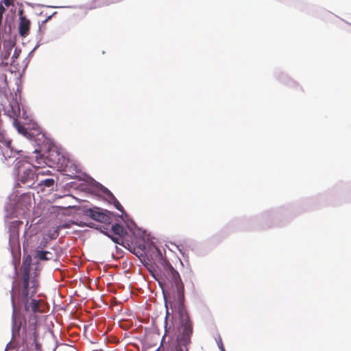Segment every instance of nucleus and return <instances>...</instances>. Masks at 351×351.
<instances>
[{
	"label": "nucleus",
	"instance_id": "f257e3e1",
	"mask_svg": "<svg viewBox=\"0 0 351 351\" xmlns=\"http://www.w3.org/2000/svg\"><path fill=\"white\" fill-rule=\"evenodd\" d=\"M163 269L154 276L163 293L167 292L178 300V326L176 341L171 346H162L163 351H189L193 324L184 308V286L179 273L166 261L162 264Z\"/></svg>",
	"mask_w": 351,
	"mask_h": 351
},
{
	"label": "nucleus",
	"instance_id": "f03ea898",
	"mask_svg": "<svg viewBox=\"0 0 351 351\" xmlns=\"http://www.w3.org/2000/svg\"><path fill=\"white\" fill-rule=\"evenodd\" d=\"M31 259L25 260L21 267V274L19 278V302L26 312L34 313L44 312L45 303L42 300L33 297L39 287L38 275L31 271Z\"/></svg>",
	"mask_w": 351,
	"mask_h": 351
},
{
	"label": "nucleus",
	"instance_id": "7ed1b4c3",
	"mask_svg": "<svg viewBox=\"0 0 351 351\" xmlns=\"http://www.w3.org/2000/svg\"><path fill=\"white\" fill-rule=\"evenodd\" d=\"M15 168L19 176V180L24 184L29 186L34 183L36 177V171L39 169L38 167H36L29 162L20 160L15 164Z\"/></svg>",
	"mask_w": 351,
	"mask_h": 351
},
{
	"label": "nucleus",
	"instance_id": "20e7f679",
	"mask_svg": "<svg viewBox=\"0 0 351 351\" xmlns=\"http://www.w3.org/2000/svg\"><path fill=\"white\" fill-rule=\"evenodd\" d=\"M84 213L85 216L96 221L106 224L110 223L112 220L110 216V212L99 207L86 209Z\"/></svg>",
	"mask_w": 351,
	"mask_h": 351
},
{
	"label": "nucleus",
	"instance_id": "39448f33",
	"mask_svg": "<svg viewBox=\"0 0 351 351\" xmlns=\"http://www.w3.org/2000/svg\"><path fill=\"white\" fill-rule=\"evenodd\" d=\"M126 233L127 231L123 226L116 223L112 226L110 230L106 232V234L111 238L114 243L122 244L123 237Z\"/></svg>",
	"mask_w": 351,
	"mask_h": 351
},
{
	"label": "nucleus",
	"instance_id": "423d86ee",
	"mask_svg": "<svg viewBox=\"0 0 351 351\" xmlns=\"http://www.w3.org/2000/svg\"><path fill=\"white\" fill-rule=\"evenodd\" d=\"M23 10L19 12V23L18 25L19 34L21 37H26L29 34L31 22L23 15Z\"/></svg>",
	"mask_w": 351,
	"mask_h": 351
},
{
	"label": "nucleus",
	"instance_id": "0eeeda50",
	"mask_svg": "<svg viewBox=\"0 0 351 351\" xmlns=\"http://www.w3.org/2000/svg\"><path fill=\"white\" fill-rule=\"evenodd\" d=\"M47 158L51 165H56L58 168L62 167V163H64L65 161L64 156L62 155L56 149H50Z\"/></svg>",
	"mask_w": 351,
	"mask_h": 351
},
{
	"label": "nucleus",
	"instance_id": "6e6552de",
	"mask_svg": "<svg viewBox=\"0 0 351 351\" xmlns=\"http://www.w3.org/2000/svg\"><path fill=\"white\" fill-rule=\"evenodd\" d=\"M59 168L65 174L70 176L75 175L79 171L78 167L69 159H65L64 163H62V167Z\"/></svg>",
	"mask_w": 351,
	"mask_h": 351
},
{
	"label": "nucleus",
	"instance_id": "1a4fd4ad",
	"mask_svg": "<svg viewBox=\"0 0 351 351\" xmlns=\"http://www.w3.org/2000/svg\"><path fill=\"white\" fill-rule=\"evenodd\" d=\"M32 330V332L28 335L27 338L29 339V341H32V344H34L35 349L37 351H39L41 349V345L38 342V333L37 332L36 327H34Z\"/></svg>",
	"mask_w": 351,
	"mask_h": 351
},
{
	"label": "nucleus",
	"instance_id": "9d476101",
	"mask_svg": "<svg viewBox=\"0 0 351 351\" xmlns=\"http://www.w3.org/2000/svg\"><path fill=\"white\" fill-rule=\"evenodd\" d=\"M36 257L41 261H48L52 259V254L48 251L37 250Z\"/></svg>",
	"mask_w": 351,
	"mask_h": 351
},
{
	"label": "nucleus",
	"instance_id": "9b49d317",
	"mask_svg": "<svg viewBox=\"0 0 351 351\" xmlns=\"http://www.w3.org/2000/svg\"><path fill=\"white\" fill-rule=\"evenodd\" d=\"M14 125L17 129L18 132L20 134H22L23 135H26V134L27 133V130L25 129V128L23 127V125H21V123L17 120H14Z\"/></svg>",
	"mask_w": 351,
	"mask_h": 351
},
{
	"label": "nucleus",
	"instance_id": "f8f14e48",
	"mask_svg": "<svg viewBox=\"0 0 351 351\" xmlns=\"http://www.w3.org/2000/svg\"><path fill=\"white\" fill-rule=\"evenodd\" d=\"M53 184H54V180L52 178L45 179L44 180H42L39 183V185H40V186L43 185L47 187H51L53 186Z\"/></svg>",
	"mask_w": 351,
	"mask_h": 351
},
{
	"label": "nucleus",
	"instance_id": "ddd939ff",
	"mask_svg": "<svg viewBox=\"0 0 351 351\" xmlns=\"http://www.w3.org/2000/svg\"><path fill=\"white\" fill-rule=\"evenodd\" d=\"M167 319V316L166 317V319ZM174 331V329H171V326H168V323L166 321V325H165V336H169L171 335Z\"/></svg>",
	"mask_w": 351,
	"mask_h": 351
},
{
	"label": "nucleus",
	"instance_id": "4468645a",
	"mask_svg": "<svg viewBox=\"0 0 351 351\" xmlns=\"http://www.w3.org/2000/svg\"><path fill=\"white\" fill-rule=\"evenodd\" d=\"M36 171H37L36 177H38V176H46V175L51 174V171L49 170H48V169H47V170H40V169H39Z\"/></svg>",
	"mask_w": 351,
	"mask_h": 351
},
{
	"label": "nucleus",
	"instance_id": "2eb2a0df",
	"mask_svg": "<svg viewBox=\"0 0 351 351\" xmlns=\"http://www.w3.org/2000/svg\"><path fill=\"white\" fill-rule=\"evenodd\" d=\"M114 206L117 210H119L121 212L123 211V208L121 206V204L119 202V201L116 200L114 202Z\"/></svg>",
	"mask_w": 351,
	"mask_h": 351
},
{
	"label": "nucleus",
	"instance_id": "dca6fc26",
	"mask_svg": "<svg viewBox=\"0 0 351 351\" xmlns=\"http://www.w3.org/2000/svg\"><path fill=\"white\" fill-rule=\"evenodd\" d=\"M5 6L9 7L13 4V0H3Z\"/></svg>",
	"mask_w": 351,
	"mask_h": 351
},
{
	"label": "nucleus",
	"instance_id": "f3484780",
	"mask_svg": "<svg viewBox=\"0 0 351 351\" xmlns=\"http://www.w3.org/2000/svg\"><path fill=\"white\" fill-rule=\"evenodd\" d=\"M219 348H220L221 351H226L221 341H220V342L219 343Z\"/></svg>",
	"mask_w": 351,
	"mask_h": 351
},
{
	"label": "nucleus",
	"instance_id": "a211bd4d",
	"mask_svg": "<svg viewBox=\"0 0 351 351\" xmlns=\"http://www.w3.org/2000/svg\"><path fill=\"white\" fill-rule=\"evenodd\" d=\"M22 222L21 221H13L12 222V224L15 226V225H19V224H21Z\"/></svg>",
	"mask_w": 351,
	"mask_h": 351
},
{
	"label": "nucleus",
	"instance_id": "6ab92c4d",
	"mask_svg": "<svg viewBox=\"0 0 351 351\" xmlns=\"http://www.w3.org/2000/svg\"><path fill=\"white\" fill-rule=\"evenodd\" d=\"M11 291H12V302H14V293H13L14 288L13 287H12Z\"/></svg>",
	"mask_w": 351,
	"mask_h": 351
},
{
	"label": "nucleus",
	"instance_id": "aec40b11",
	"mask_svg": "<svg viewBox=\"0 0 351 351\" xmlns=\"http://www.w3.org/2000/svg\"><path fill=\"white\" fill-rule=\"evenodd\" d=\"M17 56H18V55L16 54V52L15 51V52H14V55H13V56H12V58H17Z\"/></svg>",
	"mask_w": 351,
	"mask_h": 351
},
{
	"label": "nucleus",
	"instance_id": "412c9836",
	"mask_svg": "<svg viewBox=\"0 0 351 351\" xmlns=\"http://www.w3.org/2000/svg\"><path fill=\"white\" fill-rule=\"evenodd\" d=\"M51 18V16H49V17L44 21V23L47 22Z\"/></svg>",
	"mask_w": 351,
	"mask_h": 351
},
{
	"label": "nucleus",
	"instance_id": "4be33fe9",
	"mask_svg": "<svg viewBox=\"0 0 351 351\" xmlns=\"http://www.w3.org/2000/svg\"><path fill=\"white\" fill-rule=\"evenodd\" d=\"M56 237H57V236H58V232L56 231Z\"/></svg>",
	"mask_w": 351,
	"mask_h": 351
}]
</instances>
